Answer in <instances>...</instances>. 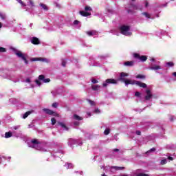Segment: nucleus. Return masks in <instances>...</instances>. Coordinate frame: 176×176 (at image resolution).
I'll return each mask as SVG.
<instances>
[{"label":"nucleus","mask_w":176,"mask_h":176,"mask_svg":"<svg viewBox=\"0 0 176 176\" xmlns=\"http://www.w3.org/2000/svg\"><path fill=\"white\" fill-rule=\"evenodd\" d=\"M127 76H129V74L127 73L121 72L120 74L119 80L125 83V86H129V85H136V86H139L143 89L146 88V84L135 80L126 79L125 78Z\"/></svg>","instance_id":"obj_1"},{"label":"nucleus","mask_w":176,"mask_h":176,"mask_svg":"<svg viewBox=\"0 0 176 176\" xmlns=\"http://www.w3.org/2000/svg\"><path fill=\"white\" fill-rule=\"evenodd\" d=\"M30 148H34L37 151H41L42 152H46L47 147L43 143L38 142L37 140H32L30 143H28Z\"/></svg>","instance_id":"obj_2"},{"label":"nucleus","mask_w":176,"mask_h":176,"mask_svg":"<svg viewBox=\"0 0 176 176\" xmlns=\"http://www.w3.org/2000/svg\"><path fill=\"white\" fill-rule=\"evenodd\" d=\"M150 61H152V63L150 64L148 69H151V71H157L159 69H162L160 62H157L154 58H151Z\"/></svg>","instance_id":"obj_3"},{"label":"nucleus","mask_w":176,"mask_h":176,"mask_svg":"<svg viewBox=\"0 0 176 176\" xmlns=\"http://www.w3.org/2000/svg\"><path fill=\"white\" fill-rule=\"evenodd\" d=\"M12 51L14 52V54L19 57V58H21L25 61V64H28V60H27V58L25 57V54L21 52V51H19L16 48H12Z\"/></svg>","instance_id":"obj_4"},{"label":"nucleus","mask_w":176,"mask_h":176,"mask_svg":"<svg viewBox=\"0 0 176 176\" xmlns=\"http://www.w3.org/2000/svg\"><path fill=\"white\" fill-rule=\"evenodd\" d=\"M120 31L122 35H125L126 36H130L131 35V32H130V27L122 25L120 28Z\"/></svg>","instance_id":"obj_5"},{"label":"nucleus","mask_w":176,"mask_h":176,"mask_svg":"<svg viewBox=\"0 0 176 176\" xmlns=\"http://www.w3.org/2000/svg\"><path fill=\"white\" fill-rule=\"evenodd\" d=\"M50 82V78H45V76L40 75L38 76V80H36L35 82L37 84V86H41L43 83H49Z\"/></svg>","instance_id":"obj_6"},{"label":"nucleus","mask_w":176,"mask_h":176,"mask_svg":"<svg viewBox=\"0 0 176 176\" xmlns=\"http://www.w3.org/2000/svg\"><path fill=\"white\" fill-rule=\"evenodd\" d=\"M85 11H80L79 13L81 16H83L84 17H87V16H91V13L89 12H91L92 9L91 7L87 6L85 8Z\"/></svg>","instance_id":"obj_7"},{"label":"nucleus","mask_w":176,"mask_h":176,"mask_svg":"<svg viewBox=\"0 0 176 176\" xmlns=\"http://www.w3.org/2000/svg\"><path fill=\"white\" fill-rule=\"evenodd\" d=\"M141 9H142V7L131 3L129 8L127 10L129 13H132L133 10H141Z\"/></svg>","instance_id":"obj_8"},{"label":"nucleus","mask_w":176,"mask_h":176,"mask_svg":"<svg viewBox=\"0 0 176 176\" xmlns=\"http://www.w3.org/2000/svg\"><path fill=\"white\" fill-rule=\"evenodd\" d=\"M116 83H118V80L112 78H109V79H107L104 82H103V87H107L108 85H111V84L116 85Z\"/></svg>","instance_id":"obj_9"},{"label":"nucleus","mask_w":176,"mask_h":176,"mask_svg":"<svg viewBox=\"0 0 176 176\" xmlns=\"http://www.w3.org/2000/svg\"><path fill=\"white\" fill-rule=\"evenodd\" d=\"M124 167H119V166H105L104 170L107 171V170H109V171H111V173H113V171H118V170H123Z\"/></svg>","instance_id":"obj_10"},{"label":"nucleus","mask_w":176,"mask_h":176,"mask_svg":"<svg viewBox=\"0 0 176 176\" xmlns=\"http://www.w3.org/2000/svg\"><path fill=\"white\" fill-rule=\"evenodd\" d=\"M32 61H42L43 63H50V60L46 58H33Z\"/></svg>","instance_id":"obj_11"},{"label":"nucleus","mask_w":176,"mask_h":176,"mask_svg":"<svg viewBox=\"0 0 176 176\" xmlns=\"http://www.w3.org/2000/svg\"><path fill=\"white\" fill-rule=\"evenodd\" d=\"M43 112H45V113H47V115H52L53 116H58V114H57V113L48 109H43Z\"/></svg>","instance_id":"obj_12"},{"label":"nucleus","mask_w":176,"mask_h":176,"mask_svg":"<svg viewBox=\"0 0 176 176\" xmlns=\"http://www.w3.org/2000/svg\"><path fill=\"white\" fill-rule=\"evenodd\" d=\"M134 57L135 58H138L142 61H146V60L148 59L146 56H140V54H134Z\"/></svg>","instance_id":"obj_13"},{"label":"nucleus","mask_w":176,"mask_h":176,"mask_svg":"<svg viewBox=\"0 0 176 176\" xmlns=\"http://www.w3.org/2000/svg\"><path fill=\"white\" fill-rule=\"evenodd\" d=\"M146 96H145V100H148L150 98H152V97L153 96L152 95V92H151V91L149 89H146Z\"/></svg>","instance_id":"obj_14"},{"label":"nucleus","mask_w":176,"mask_h":176,"mask_svg":"<svg viewBox=\"0 0 176 176\" xmlns=\"http://www.w3.org/2000/svg\"><path fill=\"white\" fill-rule=\"evenodd\" d=\"M58 124H59V126H60V127H62L65 131H68V130H69V128H68V126H67L64 122H58Z\"/></svg>","instance_id":"obj_15"},{"label":"nucleus","mask_w":176,"mask_h":176,"mask_svg":"<svg viewBox=\"0 0 176 176\" xmlns=\"http://www.w3.org/2000/svg\"><path fill=\"white\" fill-rule=\"evenodd\" d=\"M31 42L32 43H33V45H39V43H41V42L39 41V38L36 37H33Z\"/></svg>","instance_id":"obj_16"},{"label":"nucleus","mask_w":176,"mask_h":176,"mask_svg":"<svg viewBox=\"0 0 176 176\" xmlns=\"http://www.w3.org/2000/svg\"><path fill=\"white\" fill-rule=\"evenodd\" d=\"M87 34L89 36H94V35H97L98 33L96 30H91L87 32Z\"/></svg>","instance_id":"obj_17"},{"label":"nucleus","mask_w":176,"mask_h":176,"mask_svg":"<svg viewBox=\"0 0 176 176\" xmlns=\"http://www.w3.org/2000/svg\"><path fill=\"white\" fill-rule=\"evenodd\" d=\"M76 144H78V140L74 139H70L69 140V145H70V146H72V145H76Z\"/></svg>","instance_id":"obj_18"},{"label":"nucleus","mask_w":176,"mask_h":176,"mask_svg":"<svg viewBox=\"0 0 176 176\" xmlns=\"http://www.w3.org/2000/svg\"><path fill=\"white\" fill-rule=\"evenodd\" d=\"M126 67H133L134 65V61H126L124 63Z\"/></svg>","instance_id":"obj_19"},{"label":"nucleus","mask_w":176,"mask_h":176,"mask_svg":"<svg viewBox=\"0 0 176 176\" xmlns=\"http://www.w3.org/2000/svg\"><path fill=\"white\" fill-rule=\"evenodd\" d=\"M73 119H74V120H83V118H82L76 114H74L73 116Z\"/></svg>","instance_id":"obj_20"},{"label":"nucleus","mask_w":176,"mask_h":176,"mask_svg":"<svg viewBox=\"0 0 176 176\" xmlns=\"http://www.w3.org/2000/svg\"><path fill=\"white\" fill-rule=\"evenodd\" d=\"M25 83H29V88L34 87V85L31 84V79L30 78H26L25 80Z\"/></svg>","instance_id":"obj_21"},{"label":"nucleus","mask_w":176,"mask_h":176,"mask_svg":"<svg viewBox=\"0 0 176 176\" xmlns=\"http://www.w3.org/2000/svg\"><path fill=\"white\" fill-rule=\"evenodd\" d=\"M100 85H92V90H94V91H98L100 90Z\"/></svg>","instance_id":"obj_22"},{"label":"nucleus","mask_w":176,"mask_h":176,"mask_svg":"<svg viewBox=\"0 0 176 176\" xmlns=\"http://www.w3.org/2000/svg\"><path fill=\"white\" fill-rule=\"evenodd\" d=\"M142 14H143V16H144L146 19H153L152 16L146 12L142 13Z\"/></svg>","instance_id":"obj_23"},{"label":"nucleus","mask_w":176,"mask_h":176,"mask_svg":"<svg viewBox=\"0 0 176 176\" xmlns=\"http://www.w3.org/2000/svg\"><path fill=\"white\" fill-rule=\"evenodd\" d=\"M0 19H1V20H6L7 19L6 14L0 12Z\"/></svg>","instance_id":"obj_24"},{"label":"nucleus","mask_w":176,"mask_h":176,"mask_svg":"<svg viewBox=\"0 0 176 176\" xmlns=\"http://www.w3.org/2000/svg\"><path fill=\"white\" fill-rule=\"evenodd\" d=\"M12 135H13L12 132H6L5 133V138H10V137H12Z\"/></svg>","instance_id":"obj_25"},{"label":"nucleus","mask_w":176,"mask_h":176,"mask_svg":"<svg viewBox=\"0 0 176 176\" xmlns=\"http://www.w3.org/2000/svg\"><path fill=\"white\" fill-rule=\"evenodd\" d=\"M40 6L44 10H49V8H47V6L41 3Z\"/></svg>","instance_id":"obj_26"},{"label":"nucleus","mask_w":176,"mask_h":176,"mask_svg":"<svg viewBox=\"0 0 176 176\" xmlns=\"http://www.w3.org/2000/svg\"><path fill=\"white\" fill-rule=\"evenodd\" d=\"M109 133H111V129H109V128H107L104 131V135H108Z\"/></svg>","instance_id":"obj_27"},{"label":"nucleus","mask_w":176,"mask_h":176,"mask_svg":"<svg viewBox=\"0 0 176 176\" xmlns=\"http://www.w3.org/2000/svg\"><path fill=\"white\" fill-rule=\"evenodd\" d=\"M137 79H145V76L142 74H139L136 76Z\"/></svg>","instance_id":"obj_28"},{"label":"nucleus","mask_w":176,"mask_h":176,"mask_svg":"<svg viewBox=\"0 0 176 176\" xmlns=\"http://www.w3.org/2000/svg\"><path fill=\"white\" fill-rule=\"evenodd\" d=\"M31 115V111H28L23 115V119H26V118H28V116Z\"/></svg>","instance_id":"obj_29"},{"label":"nucleus","mask_w":176,"mask_h":176,"mask_svg":"<svg viewBox=\"0 0 176 176\" xmlns=\"http://www.w3.org/2000/svg\"><path fill=\"white\" fill-rule=\"evenodd\" d=\"M65 166H66L67 168H73L74 165H72V164L67 163V164L65 165Z\"/></svg>","instance_id":"obj_30"},{"label":"nucleus","mask_w":176,"mask_h":176,"mask_svg":"<svg viewBox=\"0 0 176 176\" xmlns=\"http://www.w3.org/2000/svg\"><path fill=\"white\" fill-rule=\"evenodd\" d=\"M51 122H52V124L53 126H54V124H56V118H52L51 119Z\"/></svg>","instance_id":"obj_31"},{"label":"nucleus","mask_w":176,"mask_h":176,"mask_svg":"<svg viewBox=\"0 0 176 176\" xmlns=\"http://www.w3.org/2000/svg\"><path fill=\"white\" fill-rule=\"evenodd\" d=\"M160 163L163 166L167 163V160L166 159L162 160Z\"/></svg>","instance_id":"obj_32"},{"label":"nucleus","mask_w":176,"mask_h":176,"mask_svg":"<svg viewBox=\"0 0 176 176\" xmlns=\"http://www.w3.org/2000/svg\"><path fill=\"white\" fill-rule=\"evenodd\" d=\"M135 176H149V175L145 173H137Z\"/></svg>","instance_id":"obj_33"},{"label":"nucleus","mask_w":176,"mask_h":176,"mask_svg":"<svg viewBox=\"0 0 176 176\" xmlns=\"http://www.w3.org/2000/svg\"><path fill=\"white\" fill-rule=\"evenodd\" d=\"M91 82H92V83H94V85L98 83V80H97L94 78H91Z\"/></svg>","instance_id":"obj_34"},{"label":"nucleus","mask_w":176,"mask_h":176,"mask_svg":"<svg viewBox=\"0 0 176 176\" xmlns=\"http://www.w3.org/2000/svg\"><path fill=\"white\" fill-rule=\"evenodd\" d=\"M16 1H17V2H19V3H20L21 5V6H25V3H24L23 2V1H21V0H16Z\"/></svg>","instance_id":"obj_35"},{"label":"nucleus","mask_w":176,"mask_h":176,"mask_svg":"<svg viewBox=\"0 0 176 176\" xmlns=\"http://www.w3.org/2000/svg\"><path fill=\"white\" fill-rule=\"evenodd\" d=\"M166 65L168 66V67H173L174 65V63L173 62H168L166 63Z\"/></svg>","instance_id":"obj_36"},{"label":"nucleus","mask_w":176,"mask_h":176,"mask_svg":"<svg viewBox=\"0 0 176 176\" xmlns=\"http://www.w3.org/2000/svg\"><path fill=\"white\" fill-rule=\"evenodd\" d=\"M155 151H156V148H153L151 150H149L148 151H147L146 153H151V152H155Z\"/></svg>","instance_id":"obj_37"},{"label":"nucleus","mask_w":176,"mask_h":176,"mask_svg":"<svg viewBox=\"0 0 176 176\" xmlns=\"http://www.w3.org/2000/svg\"><path fill=\"white\" fill-rule=\"evenodd\" d=\"M0 52H1V53H3L6 52V50L2 47H0Z\"/></svg>","instance_id":"obj_38"},{"label":"nucleus","mask_w":176,"mask_h":176,"mask_svg":"<svg viewBox=\"0 0 176 176\" xmlns=\"http://www.w3.org/2000/svg\"><path fill=\"white\" fill-rule=\"evenodd\" d=\"M135 97H140L141 96V94L140 92H135Z\"/></svg>","instance_id":"obj_39"},{"label":"nucleus","mask_w":176,"mask_h":176,"mask_svg":"<svg viewBox=\"0 0 176 176\" xmlns=\"http://www.w3.org/2000/svg\"><path fill=\"white\" fill-rule=\"evenodd\" d=\"M58 105V104H57V102H55V103L52 104L53 108H57Z\"/></svg>","instance_id":"obj_40"},{"label":"nucleus","mask_w":176,"mask_h":176,"mask_svg":"<svg viewBox=\"0 0 176 176\" xmlns=\"http://www.w3.org/2000/svg\"><path fill=\"white\" fill-rule=\"evenodd\" d=\"M74 25H78V24H79V21L75 20V21H74Z\"/></svg>","instance_id":"obj_41"},{"label":"nucleus","mask_w":176,"mask_h":176,"mask_svg":"<svg viewBox=\"0 0 176 176\" xmlns=\"http://www.w3.org/2000/svg\"><path fill=\"white\" fill-rule=\"evenodd\" d=\"M66 64H67V62H66L65 60H63V61H62V65H63V67H65Z\"/></svg>","instance_id":"obj_42"},{"label":"nucleus","mask_w":176,"mask_h":176,"mask_svg":"<svg viewBox=\"0 0 176 176\" xmlns=\"http://www.w3.org/2000/svg\"><path fill=\"white\" fill-rule=\"evenodd\" d=\"M29 2L31 6H34V1H32V0H30Z\"/></svg>","instance_id":"obj_43"},{"label":"nucleus","mask_w":176,"mask_h":176,"mask_svg":"<svg viewBox=\"0 0 176 176\" xmlns=\"http://www.w3.org/2000/svg\"><path fill=\"white\" fill-rule=\"evenodd\" d=\"M89 102L91 105H95L96 104L94 103V101H91V100H89Z\"/></svg>","instance_id":"obj_44"},{"label":"nucleus","mask_w":176,"mask_h":176,"mask_svg":"<svg viewBox=\"0 0 176 176\" xmlns=\"http://www.w3.org/2000/svg\"><path fill=\"white\" fill-rule=\"evenodd\" d=\"M94 113H100V109H95Z\"/></svg>","instance_id":"obj_45"},{"label":"nucleus","mask_w":176,"mask_h":176,"mask_svg":"<svg viewBox=\"0 0 176 176\" xmlns=\"http://www.w3.org/2000/svg\"><path fill=\"white\" fill-rule=\"evenodd\" d=\"M74 126H79V122H74Z\"/></svg>","instance_id":"obj_46"},{"label":"nucleus","mask_w":176,"mask_h":176,"mask_svg":"<svg viewBox=\"0 0 176 176\" xmlns=\"http://www.w3.org/2000/svg\"><path fill=\"white\" fill-rule=\"evenodd\" d=\"M136 134H137V135H141V131H137Z\"/></svg>","instance_id":"obj_47"},{"label":"nucleus","mask_w":176,"mask_h":176,"mask_svg":"<svg viewBox=\"0 0 176 176\" xmlns=\"http://www.w3.org/2000/svg\"><path fill=\"white\" fill-rule=\"evenodd\" d=\"M113 152H119V149H118V148H114V149L113 150Z\"/></svg>","instance_id":"obj_48"},{"label":"nucleus","mask_w":176,"mask_h":176,"mask_svg":"<svg viewBox=\"0 0 176 176\" xmlns=\"http://www.w3.org/2000/svg\"><path fill=\"white\" fill-rule=\"evenodd\" d=\"M168 160H171V161L174 160V158H173V157H168Z\"/></svg>","instance_id":"obj_49"},{"label":"nucleus","mask_w":176,"mask_h":176,"mask_svg":"<svg viewBox=\"0 0 176 176\" xmlns=\"http://www.w3.org/2000/svg\"><path fill=\"white\" fill-rule=\"evenodd\" d=\"M14 130H17L19 129V126H15L13 127Z\"/></svg>","instance_id":"obj_50"},{"label":"nucleus","mask_w":176,"mask_h":176,"mask_svg":"<svg viewBox=\"0 0 176 176\" xmlns=\"http://www.w3.org/2000/svg\"><path fill=\"white\" fill-rule=\"evenodd\" d=\"M145 6L146 8H148V2H146Z\"/></svg>","instance_id":"obj_51"},{"label":"nucleus","mask_w":176,"mask_h":176,"mask_svg":"<svg viewBox=\"0 0 176 176\" xmlns=\"http://www.w3.org/2000/svg\"><path fill=\"white\" fill-rule=\"evenodd\" d=\"M173 76H175V77H176V72H174V73L173 74Z\"/></svg>","instance_id":"obj_52"},{"label":"nucleus","mask_w":176,"mask_h":176,"mask_svg":"<svg viewBox=\"0 0 176 176\" xmlns=\"http://www.w3.org/2000/svg\"><path fill=\"white\" fill-rule=\"evenodd\" d=\"M88 116H91V114L90 113H87Z\"/></svg>","instance_id":"obj_53"},{"label":"nucleus","mask_w":176,"mask_h":176,"mask_svg":"<svg viewBox=\"0 0 176 176\" xmlns=\"http://www.w3.org/2000/svg\"><path fill=\"white\" fill-rule=\"evenodd\" d=\"M0 28H2V23H0Z\"/></svg>","instance_id":"obj_54"},{"label":"nucleus","mask_w":176,"mask_h":176,"mask_svg":"<svg viewBox=\"0 0 176 176\" xmlns=\"http://www.w3.org/2000/svg\"><path fill=\"white\" fill-rule=\"evenodd\" d=\"M1 162H2V157H0V163H1Z\"/></svg>","instance_id":"obj_55"},{"label":"nucleus","mask_w":176,"mask_h":176,"mask_svg":"<svg viewBox=\"0 0 176 176\" xmlns=\"http://www.w3.org/2000/svg\"><path fill=\"white\" fill-rule=\"evenodd\" d=\"M100 58H105V57H104V56H100Z\"/></svg>","instance_id":"obj_56"},{"label":"nucleus","mask_w":176,"mask_h":176,"mask_svg":"<svg viewBox=\"0 0 176 176\" xmlns=\"http://www.w3.org/2000/svg\"><path fill=\"white\" fill-rule=\"evenodd\" d=\"M75 173H79V172H78V171H76Z\"/></svg>","instance_id":"obj_57"},{"label":"nucleus","mask_w":176,"mask_h":176,"mask_svg":"<svg viewBox=\"0 0 176 176\" xmlns=\"http://www.w3.org/2000/svg\"><path fill=\"white\" fill-rule=\"evenodd\" d=\"M82 172L80 173V174L81 175H82Z\"/></svg>","instance_id":"obj_58"},{"label":"nucleus","mask_w":176,"mask_h":176,"mask_svg":"<svg viewBox=\"0 0 176 176\" xmlns=\"http://www.w3.org/2000/svg\"><path fill=\"white\" fill-rule=\"evenodd\" d=\"M19 80H16V81H15V82H19Z\"/></svg>","instance_id":"obj_59"},{"label":"nucleus","mask_w":176,"mask_h":176,"mask_svg":"<svg viewBox=\"0 0 176 176\" xmlns=\"http://www.w3.org/2000/svg\"><path fill=\"white\" fill-rule=\"evenodd\" d=\"M132 1V2H134V0H131Z\"/></svg>","instance_id":"obj_60"},{"label":"nucleus","mask_w":176,"mask_h":176,"mask_svg":"<svg viewBox=\"0 0 176 176\" xmlns=\"http://www.w3.org/2000/svg\"><path fill=\"white\" fill-rule=\"evenodd\" d=\"M96 65V67H98V65Z\"/></svg>","instance_id":"obj_61"},{"label":"nucleus","mask_w":176,"mask_h":176,"mask_svg":"<svg viewBox=\"0 0 176 176\" xmlns=\"http://www.w3.org/2000/svg\"><path fill=\"white\" fill-rule=\"evenodd\" d=\"M29 127H31V125H29Z\"/></svg>","instance_id":"obj_62"},{"label":"nucleus","mask_w":176,"mask_h":176,"mask_svg":"<svg viewBox=\"0 0 176 176\" xmlns=\"http://www.w3.org/2000/svg\"><path fill=\"white\" fill-rule=\"evenodd\" d=\"M78 145H80V143H79Z\"/></svg>","instance_id":"obj_63"},{"label":"nucleus","mask_w":176,"mask_h":176,"mask_svg":"<svg viewBox=\"0 0 176 176\" xmlns=\"http://www.w3.org/2000/svg\"><path fill=\"white\" fill-rule=\"evenodd\" d=\"M0 124H1V122H0Z\"/></svg>","instance_id":"obj_64"}]
</instances>
